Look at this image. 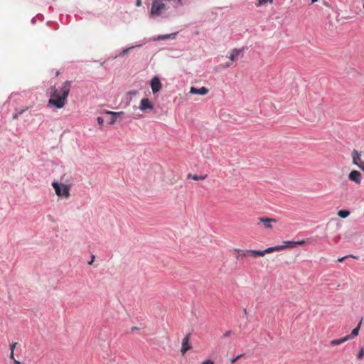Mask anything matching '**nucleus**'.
I'll return each instance as SVG.
<instances>
[{
  "label": "nucleus",
  "mask_w": 364,
  "mask_h": 364,
  "mask_svg": "<svg viewBox=\"0 0 364 364\" xmlns=\"http://www.w3.org/2000/svg\"><path fill=\"white\" fill-rule=\"evenodd\" d=\"M190 334H187L182 341V347L181 351L184 355L188 350L191 348V346L189 344Z\"/></svg>",
  "instance_id": "nucleus-9"
},
{
  "label": "nucleus",
  "mask_w": 364,
  "mask_h": 364,
  "mask_svg": "<svg viewBox=\"0 0 364 364\" xmlns=\"http://www.w3.org/2000/svg\"><path fill=\"white\" fill-rule=\"evenodd\" d=\"M71 88V81L66 80L60 86L50 87L48 90L50 98L48 107L50 108L61 109L67 103V99Z\"/></svg>",
  "instance_id": "nucleus-1"
},
{
  "label": "nucleus",
  "mask_w": 364,
  "mask_h": 364,
  "mask_svg": "<svg viewBox=\"0 0 364 364\" xmlns=\"http://www.w3.org/2000/svg\"><path fill=\"white\" fill-rule=\"evenodd\" d=\"M280 246L283 247V249L293 248V247H295V243H294V241L287 240V241L283 242V245H282Z\"/></svg>",
  "instance_id": "nucleus-20"
},
{
  "label": "nucleus",
  "mask_w": 364,
  "mask_h": 364,
  "mask_svg": "<svg viewBox=\"0 0 364 364\" xmlns=\"http://www.w3.org/2000/svg\"><path fill=\"white\" fill-rule=\"evenodd\" d=\"M356 166L363 171V168H364V162L362 161Z\"/></svg>",
  "instance_id": "nucleus-29"
},
{
  "label": "nucleus",
  "mask_w": 364,
  "mask_h": 364,
  "mask_svg": "<svg viewBox=\"0 0 364 364\" xmlns=\"http://www.w3.org/2000/svg\"><path fill=\"white\" fill-rule=\"evenodd\" d=\"M318 0H311L312 3L316 2Z\"/></svg>",
  "instance_id": "nucleus-42"
},
{
  "label": "nucleus",
  "mask_w": 364,
  "mask_h": 364,
  "mask_svg": "<svg viewBox=\"0 0 364 364\" xmlns=\"http://www.w3.org/2000/svg\"><path fill=\"white\" fill-rule=\"evenodd\" d=\"M127 94L129 95H136L137 94V91L131 90V91H129Z\"/></svg>",
  "instance_id": "nucleus-32"
},
{
  "label": "nucleus",
  "mask_w": 364,
  "mask_h": 364,
  "mask_svg": "<svg viewBox=\"0 0 364 364\" xmlns=\"http://www.w3.org/2000/svg\"><path fill=\"white\" fill-rule=\"evenodd\" d=\"M16 344H17L16 343H11L10 345V350H11V351L14 352V348H15Z\"/></svg>",
  "instance_id": "nucleus-31"
},
{
  "label": "nucleus",
  "mask_w": 364,
  "mask_h": 364,
  "mask_svg": "<svg viewBox=\"0 0 364 364\" xmlns=\"http://www.w3.org/2000/svg\"><path fill=\"white\" fill-rule=\"evenodd\" d=\"M230 63H226V64L224 65V67H225V68H228V67H230Z\"/></svg>",
  "instance_id": "nucleus-40"
},
{
  "label": "nucleus",
  "mask_w": 364,
  "mask_h": 364,
  "mask_svg": "<svg viewBox=\"0 0 364 364\" xmlns=\"http://www.w3.org/2000/svg\"><path fill=\"white\" fill-rule=\"evenodd\" d=\"M105 62H102V63H101V65H105Z\"/></svg>",
  "instance_id": "nucleus-43"
},
{
  "label": "nucleus",
  "mask_w": 364,
  "mask_h": 364,
  "mask_svg": "<svg viewBox=\"0 0 364 364\" xmlns=\"http://www.w3.org/2000/svg\"><path fill=\"white\" fill-rule=\"evenodd\" d=\"M363 171H364V168H363Z\"/></svg>",
  "instance_id": "nucleus-44"
},
{
  "label": "nucleus",
  "mask_w": 364,
  "mask_h": 364,
  "mask_svg": "<svg viewBox=\"0 0 364 364\" xmlns=\"http://www.w3.org/2000/svg\"><path fill=\"white\" fill-rule=\"evenodd\" d=\"M31 22H32L33 23H34L36 22V20H35V18H33L31 19Z\"/></svg>",
  "instance_id": "nucleus-41"
},
{
  "label": "nucleus",
  "mask_w": 364,
  "mask_h": 364,
  "mask_svg": "<svg viewBox=\"0 0 364 364\" xmlns=\"http://www.w3.org/2000/svg\"><path fill=\"white\" fill-rule=\"evenodd\" d=\"M258 220L259 222L263 223L264 227L268 229H272V225H271V223L274 222L276 223V220L274 218H259Z\"/></svg>",
  "instance_id": "nucleus-11"
},
{
  "label": "nucleus",
  "mask_w": 364,
  "mask_h": 364,
  "mask_svg": "<svg viewBox=\"0 0 364 364\" xmlns=\"http://www.w3.org/2000/svg\"><path fill=\"white\" fill-rule=\"evenodd\" d=\"M363 356H364V349L361 348L360 350L359 351L358 354L357 355V358L360 360V359H362Z\"/></svg>",
  "instance_id": "nucleus-23"
},
{
  "label": "nucleus",
  "mask_w": 364,
  "mask_h": 364,
  "mask_svg": "<svg viewBox=\"0 0 364 364\" xmlns=\"http://www.w3.org/2000/svg\"><path fill=\"white\" fill-rule=\"evenodd\" d=\"M71 184H65L63 183H58L57 181H53L52 183V186L53 187L56 195L61 198H68L70 196V190L71 188Z\"/></svg>",
  "instance_id": "nucleus-3"
},
{
  "label": "nucleus",
  "mask_w": 364,
  "mask_h": 364,
  "mask_svg": "<svg viewBox=\"0 0 364 364\" xmlns=\"http://www.w3.org/2000/svg\"><path fill=\"white\" fill-rule=\"evenodd\" d=\"M363 318H361L358 324V326L353 328L350 333V334L346 336L347 341L352 339L353 338L357 336L359 333V331L360 328V326L362 323Z\"/></svg>",
  "instance_id": "nucleus-12"
},
{
  "label": "nucleus",
  "mask_w": 364,
  "mask_h": 364,
  "mask_svg": "<svg viewBox=\"0 0 364 364\" xmlns=\"http://www.w3.org/2000/svg\"><path fill=\"white\" fill-rule=\"evenodd\" d=\"M150 86L153 94L159 92L162 87L160 78L158 76H154L150 81Z\"/></svg>",
  "instance_id": "nucleus-6"
},
{
  "label": "nucleus",
  "mask_w": 364,
  "mask_h": 364,
  "mask_svg": "<svg viewBox=\"0 0 364 364\" xmlns=\"http://www.w3.org/2000/svg\"><path fill=\"white\" fill-rule=\"evenodd\" d=\"M14 361L15 364H20V362L16 359H14Z\"/></svg>",
  "instance_id": "nucleus-39"
},
{
  "label": "nucleus",
  "mask_w": 364,
  "mask_h": 364,
  "mask_svg": "<svg viewBox=\"0 0 364 364\" xmlns=\"http://www.w3.org/2000/svg\"><path fill=\"white\" fill-rule=\"evenodd\" d=\"M348 178L355 183L360 184L361 182V173L358 171L353 170L348 174Z\"/></svg>",
  "instance_id": "nucleus-8"
},
{
  "label": "nucleus",
  "mask_w": 364,
  "mask_h": 364,
  "mask_svg": "<svg viewBox=\"0 0 364 364\" xmlns=\"http://www.w3.org/2000/svg\"><path fill=\"white\" fill-rule=\"evenodd\" d=\"M169 7L161 0H154L151 4L150 17L152 18H167L169 17Z\"/></svg>",
  "instance_id": "nucleus-2"
},
{
  "label": "nucleus",
  "mask_w": 364,
  "mask_h": 364,
  "mask_svg": "<svg viewBox=\"0 0 364 364\" xmlns=\"http://www.w3.org/2000/svg\"><path fill=\"white\" fill-rule=\"evenodd\" d=\"M107 114H110L112 117H111V119H110V124H114L116 121H117V119L118 117H121L122 115H124V112H112V111H109L107 112Z\"/></svg>",
  "instance_id": "nucleus-15"
},
{
  "label": "nucleus",
  "mask_w": 364,
  "mask_h": 364,
  "mask_svg": "<svg viewBox=\"0 0 364 364\" xmlns=\"http://www.w3.org/2000/svg\"><path fill=\"white\" fill-rule=\"evenodd\" d=\"M10 358L11 359H14V352L11 351V353H10Z\"/></svg>",
  "instance_id": "nucleus-38"
},
{
  "label": "nucleus",
  "mask_w": 364,
  "mask_h": 364,
  "mask_svg": "<svg viewBox=\"0 0 364 364\" xmlns=\"http://www.w3.org/2000/svg\"><path fill=\"white\" fill-rule=\"evenodd\" d=\"M97 122H98V124H99L100 125H102V124H103V123H104V119H103V118H102V117H97Z\"/></svg>",
  "instance_id": "nucleus-25"
},
{
  "label": "nucleus",
  "mask_w": 364,
  "mask_h": 364,
  "mask_svg": "<svg viewBox=\"0 0 364 364\" xmlns=\"http://www.w3.org/2000/svg\"><path fill=\"white\" fill-rule=\"evenodd\" d=\"M244 52V48H235L232 50L231 54L229 57L230 60L231 61H235L236 60V58L240 55V54H242Z\"/></svg>",
  "instance_id": "nucleus-14"
},
{
  "label": "nucleus",
  "mask_w": 364,
  "mask_h": 364,
  "mask_svg": "<svg viewBox=\"0 0 364 364\" xmlns=\"http://www.w3.org/2000/svg\"><path fill=\"white\" fill-rule=\"evenodd\" d=\"M136 6H141V0H136Z\"/></svg>",
  "instance_id": "nucleus-34"
},
{
  "label": "nucleus",
  "mask_w": 364,
  "mask_h": 364,
  "mask_svg": "<svg viewBox=\"0 0 364 364\" xmlns=\"http://www.w3.org/2000/svg\"><path fill=\"white\" fill-rule=\"evenodd\" d=\"M19 116V114L16 112L15 113H14L13 114V119H16L18 118V117Z\"/></svg>",
  "instance_id": "nucleus-35"
},
{
  "label": "nucleus",
  "mask_w": 364,
  "mask_h": 364,
  "mask_svg": "<svg viewBox=\"0 0 364 364\" xmlns=\"http://www.w3.org/2000/svg\"><path fill=\"white\" fill-rule=\"evenodd\" d=\"M283 250V247H281L279 245H277V246H274V247H268L267 249L264 250V253L267 254V253H271V252H275V251H279V250Z\"/></svg>",
  "instance_id": "nucleus-18"
},
{
  "label": "nucleus",
  "mask_w": 364,
  "mask_h": 364,
  "mask_svg": "<svg viewBox=\"0 0 364 364\" xmlns=\"http://www.w3.org/2000/svg\"><path fill=\"white\" fill-rule=\"evenodd\" d=\"M206 177H207V175L198 176V175H193L191 173H189L188 175V178H192L195 181H202V180H204L205 178H206Z\"/></svg>",
  "instance_id": "nucleus-19"
},
{
  "label": "nucleus",
  "mask_w": 364,
  "mask_h": 364,
  "mask_svg": "<svg viewBox=\"0 0 364 364\" xmlns=\"http://www.w3.org/2000/svg\"><path fill=\"white\" fill-rule=\"evenodd\" d=\"M236 251L241 252L240 254V256L243 257H263L265 255L264 250H236Z\"/></svg>",
  "instance_id": "nucleus-4"
},
{
  "label": "nucleus",
  "mask_w": 364,
  "mask_h": 364,
  "mask_svg": "<svg viewBox=\"0 0 364 364\" xmlns=\"http://www.w3.org/2000/svg\"><path fill=\"white\" fill-rule=\"evenodd\" d=\"M346 341H347V339L344 336L343 338H341L339 339H334V340L331 341L330 345L331 346H338V345L343 343Z\"/></svg>",
  "instance_id": "nucleus-17"
},
{
  "label": "nucleus",
  "mask_w": 364,
  "mask_h": 364,
  "mask_svg": "<svg viewBox=\"0 0 364 364\" xmlns=\"http://www.w3.org/2000/svg\"><path fill=\"white\" fill-rule=\"evenodd\" d=\"M138 330H139V328L137 327H132L131 328V331L132 332H134V331H138Z\"/></svg>",
  "instance_id": "nucleus-37"
},
{
  "label": "nucleus",
  "mask_w": 364,
  "mask_h": 364,
  "mask_svg": "<svg viewBox=\"0 0 364 364\" xmlns=\"http://www.w3.org/2000/svg\"><path fill=\"white\" fill-rule=\"evenodd\" d=\"M232 333V331H227L224 335H223V337L225 338V337H228V336H230Z\"/></svg>",
  "instance_id": "nucleus-33"
},
{
  "label": "nucleus",
  "mask_w": 364,
  "mask_h": 364,
  "mask_svg": "<svg viewBox=\"0 0 364 364\" xmlns=\"http://www.w3.org/2000/svg\"><path fill=\"white\" fill-rule=\"evenodd\" d=\"M294 243H295V247H296V245H304L305 243V241L304 240L294 241Z\"/></svg>",
  "instance_id": "nucleus-28"
},
{
  "label": "nucleus",
  "mask_w": 364,
  "mask_h": 364,
  "mask_svg": "<svg viewBox=\"0 0 364 364\" xmlns=\"http://www.w3.org/2000/svg\"><path fill=\"white\" fill-rule=\"evenodd\" d=\"M154 109V105L150 101L149 98H143L139 105V109L145 112L148 109Z\"/></svg>",
  "instance_id": "nucleus-7"
},
{
  "label": "nucleus",
  "mask_w": 364,
  "mask_h": 364,
  "mask_svg": "<svg viewBox=\"0 0 364 364\" xmlns=\"http://www.w3.org/2000/svg\"><path fill=\"white\" fill-rule=\"evenodd\" d=\"M149 41V40H146V39H144L143 41H141L138 44H136V45H133V46H131L129 47H127V48H123L118 55H115L114 57V58H117L118 57H123L128 52L131 51L132 50L136 48H139L141 46H142L143 45H144L145 43H146L147 42Z\"/></svg>",
  "instance_id": "nucleus-5"
},
{
  "label": "nucleus",
  "mask_w": 364,
  "mask_h": 364,
  "mask_svg": "<svg viewBox=\"0 0 364 364\" xmlns=\"http://www.w3.org/2000/svg\"><path fill=\"white\" fill-rule=\"evenodd\" d=\"M350 215V211L348 210H340L338 212V215L341 218H346Z\"/></svg>",
  "instance_id": "nucleus-21"
},
{
  "label": "nucleus",
  "mask_w": 364,
  "mask_h": 364,
  "mask_svg": "<svg viewBox=\"0 0 364 364\" xmlns=\"http://www.w3.org/2000/svg\"><path fill=\"white\" fill-rule=\"evenodd\" d=\"M352 159H353V164L354 165H358V164L362 161L360 159V154L354 149L352 152Z\"/></svg>",
  "instance_id": "nucleus-16"
},
{
  "label": "nucleus",
  "mask_w": 364,
  "mask_h": 364,
  "mask_svg": "<svg viewBox=\"0 0 364 364\" xmlns=\"http://www.w3.org/2000/svg\"><path fill=\"white\" fill-rule=\"evenodd\" d=\"M176 33H171V34H166V35H159L156 37H154L152 38L153 41H165L168 39H173L176 37Z\"/></svg>",
  "instance_id": "nucleus-13"
},
{
  "label": "nucleus",
  "mask_w": 364,
  "mask_h": 364,
  "mask_svg": "<svg viewBox=\"0 0 364 364\" xmlns=\"http://www.w3.org/2000/svg\"><path fill=\"white\" fill-rule=\"evenodd\" d=\"M363 8H364V5H363Z\"/></svg>",
  "instance_id": "nucleus-45"
},
{
  "label": "nucleus",
  "mask_w": 364,
  "mask_h": 364,
  "mask_svg": "<svg viewBox=\"0 0 364 364\" xmlns=\"http://www.w3.org/2000/svg\"><path fill=\"white\" fill-rule=\"evenodd\" d=\"M241 357H242V355H239L237 357L231 359V360H230L231 363H232V364L235 363Z\"/></svg>",
  "instance_id": "nucleus-27"
},
{
  "label": "nucleus",
  "mask_w": 364,
  "mask_h": 364,
  "mask_svg": "<svg viewBox=\"0 0 364 364\" xmlns=\"http://www.w3.org/2000/svg\"><path fill=\"white\" fill-rule=\"evenodd\" d=\"M201 364H213V361L210 359H208L203 361Z\"/></svg>",
  "instance_id": "nucleus-30"
},
{
  "label": "nucleus",
  "mask_w": 364,
  "mask_h": 364,
  "mask_svg": "<svg viewBox=\"0 0 364 364\" xmlns=\"http://www.w3.org/2000/svg\"><path fill=\"white\" fill-rule=\"evenodd\" d=\"M95 257L94 255L92 256V259H90V261L88 262L89 264H92V262H93V261L95 259Z\"/></svg>",
  "instance_id": "nucleus-36"
},
{
  "label": "nucleus",
  "mask_w": 364,
  "mask_h": 364,
  "mask_svg": "<svg viewBox=\"0 0 364 364\" xmlns=\"http://www.w3.org/2000/svg\"><path fill=\"white\" fill-rule=\"evenodd\" d=\"M190 92L191 94L205 95L208 92V89L205 87H201L200 88H196L195 87H191L190 89Z\"/></svg>",
  "instance_id": "nucleus-10"
},
{
  "label": "nucleus",
  "mask_w": 364,
  "mask_h": 364,
  "mask_svg": "<svg viewBox=\"0 0 364 364\" xmlns=\"http://www.w3.org/2000/svg\"><path fill=\"white\" fill-rule=\"evenodd\" d=\"M27 109V107L25 108V109H16V112L19 114H22Z\"/></svg>",
  "instance_id": "nucleus-26"
},
{
  "label": "nucleus",
  "mask_w": 364,
  "mask_h": 364,
  "mask_svg": "<svg viewBox=\"0 0 364 364\" xmlns=\"http://www.w3.org/2000/svg\"><path fill=\"white\" fill-rule=\"evenodd\" d=\"M267 3L272 4V0H259V4L260 5L265 4Z\"/></svg>",
  "instance_id": "nucleus-24"
},
{
  "label": "nucleus",
  "mask_w": 364,
  "mask_h": 364,
  "mask_svg": "<svg viewBox=\"0 0 364 364\" xmlns=\"http://www.w3.org/2000/svg\"><path fill=\"white\" fill-rule=\"evenodd\" d=\"M348 257H353V258H357V257L353 255H346V256H344V257H342L341 258H338V262H342L345 259L348 258Z\"/></svg>",
  "instance_id": "nucleus-22"
}]
</instances>
